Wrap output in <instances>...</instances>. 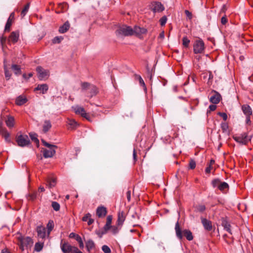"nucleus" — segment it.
Masks as SVG:
<instances>
[{"label":"nucleus","mask_w":253,"mask_h":253,"mask_svg":"<svg viewBox=\"0 0 253 253\" xmlns=\"http://www.w3.org/2000/svg\"><path fill=\"white\" fill-rule=\"evenodd\" d=\"M36 198H37V193H32V194H29L27 196V199L28 200L33 201L35 199H36Z\"/></svg>","instance_id":"obj_46"},{"label":"nucleus","mask_w":253,"mask_h":253,"mask_svg":"<svg viewBox=\"0 0 253 253\" xmlns=\"http://www.w3.org/2000/svg\"><path fill=\"white\" fill-rule=\"evenodd\" d=\"M30 136L32 140L36 143H39V140L37 137V135L36 134H30Z\"/></svg>","instance_id":"obj_51"},{"label":"nucleus","mask_w":253,"mask_h":253,"mask_svg":"<svg viewBox=\"0 0 253 253\" xmlns=\"http://www.w3.org/2000/svg\"><path fill=\"white\" fill-rule=\"evenodd\" d=\"M42 142L44 146L48 148V149H42V152L43 157L45 158L52 157L55 154V148H57V146L54 145L50 144L43 139L42 140Z\"/></svg>","instance_id":"obj_2"},{"label":"nucleus","mask_w":253,"mask_h":253,"mask_svg":"<svg viewBox=\"0 0 253 253\" xmlns=\"http://www.w3.org/2000/svg\"><path fill=\"white\" fill-rule=\"evenodd\" d=\"M16 141L19 146L22 147L28 146L30 143V140L27 135H17Z\"/></svg>","instance_id":"obj_6"},{"label":"nucleus","mask_w":253,"mask_h":253,"mask_svg":"<svg viewBox=\"0 0 253 253\" xmlns=\"http://www.w3.org/2000/svg\"><path fill=\"white\" fill-rule=\"evenodd\" d=\"M8 133L9 132L7 131L6 128H1V129H0V133L2 136V137L5 136L6 134Z\"/></svg>","instance_id":"obj_54"},{"label":"nucleus","mask_w":253,"mask_h":253,"mask_svg":"<svg viewBox=\"0 0 253 253\" xmlns=\"http://www.w3.org/2000/svg\"><path fill=\"white\" fill-rule=\"evenodd\" d=\"M242 110L246 116H250L252 114V108L249 105H243L242 106Z\"/></svg>","instance_id":"obj_21"},{"label":"nucleus","mask_w":253,"mask_h":253,"mask_svg":"<svg viewBox=\"0 0 253 253\" xmlns=\"http://www.w3.org/2000/svg\"><path fill=\"white\" fill-rule=\"evenodd\" d=\"M221 181L218 178H216L213 179L211 181V185L213 188L217 187V188L219 187V185L221 183Z\"/></svg>","instance_id":"obj_39"},{"label":"nucleus","mask_w":253,"mask_h":253,"mask_svg":"<svg viewBox=\"0 0 253 253\" xmlns=\"http://www.w3.org/2000/svg\"><path fill=\"white\" fill-rule=\"evenodd\" d=\"M37 232L39 239L43 241L46 236V229L42 226H38Z\"/></svg>","instance_id":"obj_11"},{"label":"nucleus","mask_w":253,"mask_h":253,"mask_svg":"<svg viewBox=\"0 0 253 253\" xmlns=\"http://www.w3.org/2000/svg\"><path fill=\"white\" fill-rule=\"evenodd\" d=\"M29 7H30V4L29 3H27L24 7V8H23V9L21 11V15L22 17H23L24 16H25V15L27 14V12L29 10Z\"/></svg>","instance_id":"obj_40"},{"label":"nucleus","mask_w":253,"mask_h":253,"mask_svg":"<svg viewBox=\"0 0 253 253\" xmlns=\"http://www.w3.org/2000/svg\"><path fill=\"white\" fill-rule=\"evenodd\" d=\"M70 27V24L69 22H66L59 29V32L60 33H64L66 32Z\"/></svg>","instance_id":"obj_25"},{"label":"nucleus","mask_w":253,"mask_h":253,"mask_svg":"<svg viewBox=\"0 0 253 253\" xmlns=\"http://www.w3.org/2000/svg\"><path fill=\"white\" fill-rule=\"evenodd\" d=\"M219 116L221 117L224 121H226L227 119V115L225 113H222V112H218L217 114Z\"/></svg>","instance_id":"obj_53"},{"label":"nucleus","mask_w":253,"mask_h":253,"mask_svg":"<svg viewBox=\"0 0 253 253\" xmlns=\"http://www.w3.org/2000/svg\"><path fill=\"white\" fill-rule=\"evenodd\" d=\"M19 33L18 31L12 32L8 38V42H12L13 43L17 42L19 40Z\"/></svg>","instance_id":"obj_13"},{"label":"nucleus","mask_w":253,"mask_h":253,"mask_svg":"<svg viewBox=\"0 0 253 253\" xmlns=\"http://www.w3.org/2000/svg\"><path fill=\"white\" fill-rule=\"evenodd\" d=\"M189 167H190V168L191 169H194L195 168V167H196V162L194 160H191L190 161Z\"/></svg>","instance_id":"obj_55"},{"label":"nucleus","mask_w":253,"mask_h":253,"mask_svg":"<svg viewBox=\"0 0 253 253\" xmlns=\"http://www.w3.org/2000/svg\"><path fill=\"white\" fill-rule=\"evenodd\" d=\"M202 223L204 228L207 231H211L212 229V225L211 221L206 218H201Z\"/></svg>","instance_id":"obj_19"},{"label":"nucleus","mask_w":253,"mask_h":253,"mask_svg":"<svg viewBox=\"0 0 253 253\" xmlns=\"http://www.w3.org/2000/svg\"><path fill=\"white\" fill-rule=\"evenodd\" d=\"M221 96L219 93L215 91L214 94L211 96L210 100L213 104H216L219 102Z\"/></svg>","instance_id":"obj_20"},{"label":"nucleus","mask_w":253,"mask_h":253,"mask_svg":"<svg viewBox=\"0 0 253 253\" xmlns=\"http://www.w3.org/2000/svg\"><path fill=\"white\" fill-rule=\"evenodd\" d=\"M48 89V86L46 84H39L35 88V90H40L42 94L46 93Z\"/></svg>","instance_id":"obj_24"},{"label":"nucleus","mask_w":253,"mask_h":253,"mask_svg":"<svg viewBox=\"0 0 253 253\" xmlns=\"http://www.w3.org/2000/svg\"><path fill=\"white\" fill-rule=\"evenodd\" d=\"M135 78L136 79L138 80L140 85L141 86H143L144 90H146V87L145 84L144 83L143 80L141 77V76H140L139 75H136Z\"/></svg>","instance_id":"obj_37"},{"label":"nucleus","mask_w":253,"mask_h":253,"mask_svg":"<svg viewBox=\"0 0 253 253\" xmlns=\"http://www.w3.org/2000/svg\"><path fill=\"white\" fill-rule=\"evenodd\" d=\"M222 225L224 227V229L228 232L229 233L231 234V231L230 229V225L228 223V222L225 220L224 219L222 221Z\"/></svg>","instance_id":"obj_30"},{"label":"nucleus","mask_w":253,"mask_h":253,"mask_svg":"<svg viewBox=\"0 0 253 253\" xmlns=\"http://www.w3.org/2000/svg\"><path fill=\"white\" fill-rule=\"evenodd\" d=\"M126 219L125 213L123 211H119L118 214L117 224L118 226H122Z\"/></svg>","instance_id":"obj_17"},{"label":"nucleus","mask_w":253,"mask_h":253,"mask_svg":"<svg viewBox=\"0 0 253 253\" xmlns=\"http://www.w3.org/2000/svg\"><path fill=\"white\" fill-rule=\"evenodd\" d=\"M74 110L76 114L81 115V116L83 115L85 112L84 108L79 106H75L74 108Z\"/></svg>","instance_id":"obj_29"},{"label":"nucleus","mask_w":253,"mask_h":253,"mask_svg":"<svg viewBox=\"0 0 253 253\" xmlns=\"http://www.w3.org/2000/svg\"><path fill=\"white\" fill-rule=\"evenodd\" d=\"M221 127L223 131H226L228 128V126L227 123L224 122L221 124Z\"/></svg>","instance_id":"obj_52"},{"label":"nucleus","mask_w":253,"mask_h":253,"mask_svg":"<svg viewBox=\"0 0 253 253\" xmlns=\"http://www.w3.org/2000/svg\"><path fill=\"white\" fill-rule=\"evenodd\" d=\"M43 241L42 240H41L38 243H36L35 245V250L37 252L41 251L43 248Z\"/></svg>","instance_id":"obj_28"},{"label":"nucleus","mask_w":253,"mask_h":253,"mask_svg":"<svg viewBox=\"0 0 253 253\" xmlns=\"http://www.w3.org/2000/svg\"><path fill=\"white\" fill-rule=\"evenodd\" d=\"M11 69L16 75H19L21 74V70L20 66L16 64H12Z\"/></svg>","instance_id":"obj_26"},{"label":"nucleus","mask_w":253,"mask_h":253,"mask_svg":"<svg viewBox=\"0 0 253 253\" xmlns=\"http://www.w3.org/2000/svg\"><path fill=\"white\" fill-rule=\"evenodd\" d=\"M88 92L90 93V97H91L96 94L97 92V88L95 86L92 84L91 86H90L89 89L88 90Z\"/></svg>","instance_id":"obj_32"},{"label":"nucleus","mask_w":253,"mask_h":253,"mask_svg":"<svg viewBox=\"0 0 253 253\" xmlns=\"http://www.w3.org/2000/svg\"><path fill=\"white\" fill-rule=\"evenodd\" d=\"M3 137L6 142L10 143L11 142L9 133L6 134L5 136H3Z\"/></svg>","instance_id":"obj_57"},{"label":"nucleus","mask_w":253,"mask_h":253,"mask_svg":"<svg viewBox=\"0 0 253 253\" xmlns=\"http://www.w3.org/2000/svg\"><path fill=\"white\" fill-rule=\"evenodd\" d=\"M206 209V207L204 205H199L196 207V210L198 211L203 212Z\"/></svg>","instance_id":"obj_48"},{"label":"nucleus","mask_w":253,"mask_h":253,"mask_svg":"<svg viewBox=\"0 0 253 253\" xmlns=\"http://www.w3.org/2000/svg\"><path fill=\"white\" fill-rule=\"evenodd\" d=\"M205 50V43L203 41L199 39L196 40L193 44V51L194 53H202Z\"/></svg>","instance_id":"obj_5"},{"label":"nucleus","mask_w":253,"mask_h":253,"mask_svg":"<svg viewBox=\"0 0 253 253\" xmlns=\"http://www.w3.org/2000/svg\"><path fill=\"white\" fill-rule=\"evenodd\" d=\"M18 241L20 249L22 251H24L25 248L31 246L33 244L32 239L29 237H19Z\"/></svg>","instance_id":"obj_4"},{"label":"nucleus","mask_w":253,"mask_h":253,"mask_svg":"<svg viewBox=\"0 0 253 253\" xmlns=\"http://www.w3.org/2000/svg\"><path fill=\"white\" fill-rule=\"evenodd\" d=\"M228 188L229 185L227 183L225 182H221L220 184L219 185L218 189L221 191H223L224 190L228 189Z\"/></svg>","instance_id":"obj_35"},{"label":"nucleus","mask_w":253,"mask_h":253,"mask_svg":"<svg viewBox=\"0 0 253 253\" xmlns=\"http://www.w3.org/2000/svg\"><path fill=\"white\" fill-rule=\"evenodd\" d=\"M107 211L103 206L98 207L96 209V214L99 217H103L106 216Z\"/></svg>","instance_id":"obj_16"},{"label":"nucleus","mask_w":253,"mask_h":253,"mask_svg":"<svg viewBox=\"0 0 253 253\" xmlns=\"http://www.w3.org/2000/svg\"><path fill=\"white\" fill-rule=\"evenodd\" d=\"M82 116L85 118L87 120L91 121L90 115L86 113V112H85V113H84V114Z\"/></svg>","instance_id":"obj_60"},{"label":"nucleus","mask_w":253,"mask_h":253,"mask_svg":"<svg viewBox=\"0 0 253 253\" xmlns=\"http://www.w3.org/2000/svg\"><path fill=\"white\" fill-rule=\"evenodd\" d=\"M54 227V222L52 220H49L47 224V236H48L50 232L53 229Z\"/></svg>","instance_id":"obj_33"},{"label":"nucleus","mask_w":253,"mask_h":253,"mask_svg":"<svg viewBox=\"0 0 253 253\" xmlns=\"http://www.w3.org/2000/svg\"><path fill=\"white\" fill-rule=\"evenodd\" d=\"M92 84L88 83H83L82 84V88L83 90L88 91L90 86H91Z\"/></svg>","instance_id":"obj_41"},{"label":"nucleus","mask_w":253,"mask_h":253,"mask_svg":"<svg viewBox=\"0 0 253 253\" xmlns=\"http://www.w3.org/2000/svg\"><path fill=\"white\" fill-rule=\"evenodd\" d=\"M118 36H129L132 35V28L130 26L123 25L120 27L116 32Z\"/></svg>","instance_id":"obj_3"},{"label":"nucleus","mask_w":253,"mask_h":253,"mask_svg":"<svg viewBox=\"0 0 253 253\" xmlns=\"http://www.w3.org/2000/svg\"><path fill=\"white\" fill-rule=\"evenodd\" d=\"M185 13L186 16L189 18V19H192V14L189 11H188V10H185Z\"/></svg>","instance_id":"obj_59"},{"label":"nucleus","mask_w":253,"mask_h":253,"mask_svg":"<svg viewBox=\"0 0 253 253\" xmlns=\"http://www.w3.org/2000/svg\"><path fill=\"white\" fill-rule=\"evenodd\" d=\"M91 214L89 213H86L83 217V220L84 221H87L90 217Z\"/></svg>","instance_id":"obj_56"},{"label":"nucleus","mask_w":253,"mask_h":253,"mask_svg":"<svg viewBox=\"0 0 253 253\" xmlns=\"http://www.w3.org/2000/svg\"><path fill=\"white\" fill-rule=\"evenodd\" d=\"M85 247L87 252L89 253L91 250L95 248V245L92 240L89 239L85 242Z\"/></svg>","instance_id":"obj_22"},{"label":"nucleus","mask_w":253,"mask_h":253,"mask_svg":"<svg viewBox=\"0 0 253 253\" xmlns=\"http://www.w3.org/2000/svg\"><path fill=\"white\" fill-rule=\"evenodd\" d=\"M67 123L69 126V128L71 129H75L79 126V124L73 119H68Z\"/></svg>","instance_id":"obj_23"},{"label":"nucleus","mask_w":253,"mask_h":253,"mask_svg":"<svg viewBox=\"0 0 253 253\" xmlns=\"http://www.w3.org/2000/svg\"><path fill=\"white\" fill-rule=\"evenodd\" d=\"M63 40V38L62 37L57 36L52 39V43L54 44L59 43Z\"/></svg>","instance_id":"obj_42"},{"label":"nucleus","mask_w":253,"mask_h":253,"mask_svg":"<svg viewBox=\"0 0 253 253\" xmlns=\"http://www.w3.org/2000/svg\"><path fill=\"white\" fill-rule=\"evenodd\" d=\"M147 30L144 28H141L139 26H135L132 28V35H135L139 38H141L143 35L146 34Z\"/></svg>","instance_id":"obj_9"},{"label":"nucleus","mask_w":253,"mask_h":253,"mask_svg":"<svg viewBox=\"0 0 253 253\" xmlns=\"http://www.w3.org/2000/svg\"><path fill=\"white\" fill-rule=\"evenodd\" d=\"M190 42V40L186 37H184L183 38L182 44L185 47H188L189 46Z\"/></svg>","instance_id":"obj_44"},{"label":"nucleus","mask_w":253,"mask_h":253,"mask_svg":"<svg viewBox=\"0 0 253 253\" xmlns=\"http://www.w3.org/2000/svg\"><path fill=\"white\" fill-rule=\"evenodd\" d=\"M51 206L55 211H58L60 210V206L59 204L56 202H52Z\"/></svg>","instance_id":"obj_43"},{"label":"nucleus","mask_w":253,"mask_h":253,"mask_svg":"<svg viewBox=\"0 0 253 253\" xmlns=\"http://www.w3.org/2000/svg\"><path fill=\"white\" fill-rule=\"evenodd\" d=\"M121 226H118V224L116 226H112L110 229L112 233L114 235L118 234L121 228Z\"/></svg>","instance_id":"obj_34"},{"label":"nucleus","mask_w":253,"mask_h":253,"mask_svg":"<svg viewBox=\"0 0 253 253\" xmlns=\"http://www.w3.org/2000/svg\"><path fill=\"white\" fill-rule=\"evenodd\" d=\"M6 41V37L1 36L0 37V44L1 46L2 49L3 50L4 46Z\"/></svg>","instance_id":"obj_45"},{"label":"nucleus","mask_w":253,"mask_h":253,"mask_svg":"<svg viewBox=\"0 0 253 253\" xmlns=\"http://www.w3.org/2000/svg\"><path fill=\"white\" fill-rule=\"evenodd\" d=\"M150 8L151 9L153 13V15L158 11V4L157 2H153L150 5Z\"/></svg>","instance_id":"obj_31"},{"label":"nucleus","mask_w":253,"mask_h":253,"mask_svg":"<svg viewBox=\"0 0 253 253\" xmlns=\"http://www.w3.org/2000/svg\"><path fill=\"white\" fill-rule=\"evenodd\" d=\"M126 198L128 201H130L131 199V192L130 190H128L126 192Z\"/></svg>","instance_id":"obj_62"},{"label":"nucleus","mask_w":253,"mask_h":253,"mask_svg":"<svg viewBox=\"0 0 253 253\" xmlns=\"http://www.w3.org/2000/svg\"><path fill=\"white\" fill-rule=\"evenodd\" d=\"M5 122L6 126L9 128H12L14 126L15 120L14 117L11 116H7V119Z\"/></svg>","instance_id":"obj_18"},{"label":"nucleus","mask_w":253,"mask_h":253,"mask_svg":"<svg viewBox=\"0 0 253 253\" xmlns=\"http://www.w3.org/2000/svg\"><path fill=\"white\" fill-rule=\"evenodd\" d=\"M14 16H15L14 12H12L10 14L9 17L8 18L7 21L6 23L5 26L4 30L5 32H6V31L8 32L10 31V27H11V26L12 25V23L14 19Z\"/></svg>","instance_id":"obj_14"},{"label":"nucleus","mask_w":253,"mask_h":253,"mask_svg":"<svg viewBox=\"0 0 253 253\" xmlns=\"http://www.w3.org/2000/svg\"><path fill=\"white\" fill-rule=\"evenodd\" d=\"M175 230L176 237L180 240L183 238L182 233L188 241H191L193 239L192 233L189 230L184 229L182 232L179 227L178 221L175 224Z\"/></svg>","instance_id":"obj_1"},{"label":"nucleus","mask_w":253,"mask_h":253,"mask_svg":"<svg viewBox=\"0 0 253 253\" xmlns=\"http://www.w3.org/2000/svg\"><path fill=\"white\" fill-rule=\"evenodd\" d=\"M61 249L63 253H73L74 248L76 247L72 246L67 242H64L61 243Z\"/></svg>","instance_id":"obj_10"},{"label":"nucleus","mask_w":253,"mask_h":253,"mask_svg":"<svg viewBox=\"0 0 253 253\" xmlns=\"http://www.w3.org/2000/svg\"><path fill=\"white\" fill-rule=\"evenodd\" d=\"M47 185L49 188H52L55 186L56 185V181L55 178H50L47 181Z\"/></svg>","instance_id":"obj_38"},{"label":"nucleus","mask_w":253,"mask_h":253,"mask_svg":"<svg viewBox=\"0 0 253 253\" xmlns=\"http://www.w3.org/2000/svg\"><path fill=\"white\" fill-rule=\"evenodd\" d=\"M112 220V215H108L107 217L106 223L104 226L103 227V230L102 231V234H105L107 233L108 231L111 229V223Z\"/></svg>","instance_id":"obj_12"},{"label":"nucleus","mask_w":253,"mask_h":253,"mask_svg":"<svg viewBox=\"0 0 253 253\" xmlns=\"http://www.w3.org/2000/svg\"><path fill=\"white\" fill-rule=\"evenodd\" d=\"M167 17L165 15L163 16L161 19L159 20V22H160V24L162 26H164L167 21Z\"/></svg>","instance_id":"obj_47"},{"label":"nucleus","mask_w":253,"mask_h":253,"mask_svg":"<svg viewBox=\"0 0 253 253\" xmlns=\"http://www.w3.org/2000/svg\"><path fill=\"white\" fill-rule=\"evenodd\" d=\"M251 136H249L247 133H243L239 136H233L234 140L237 142L243 144H247L251 140Z\"/></svg>","instance_id":"obj_7"},{"label":"nucleus","mask_w":253,"mask_h":253,"mask_svg":"<svg viewBox=\"0 0 253 253\" xmlns=\"http://www.w3.org/2000/svg\"><path fill=\"white\" fill-rule=\"evenodd\" d=\"M33 74L32 73H30L28 75H27L26 74H24L23 75V77L25 79L27 80V79H29V78H30L31 77H32L33 76Z\"/></svg>","instance_id":"obj_58"},{"label":"nucleus","mask_w":253,"mask_h":253,"mask_svg":"<svg viewBox=\"0 0 253 253\" xmlns=\"http://www.w3.org/2000/svg\"><path fill=\"white\" fill-rule=\"evenodd\" d=\"M227 18L225 16H223L221 18V22L223 25H225L227 23Z\"/></svg>","instance_id":"obj_63"},{"label":"nucleus","mask_w":253,"mask_h":253,"mask_svg":"<svg viewBox=\"0 0 253 253\" xmlns=\"http://www.w3.org/2000/svg\"><path fill=\"white\" fill-rule=\"evenodd\" d=\"M132 220H138L140 218V215L136 211H134L131 215Z\"/></svg>","instance_id":"obj_49"},{"label":"nucleus","mask_w":253,"mask_h":253,"mask_svg":"<svg viewBox=\"0 0 253 253\" xmlns=\"http://www.w3.org/2000/svg\"><path fill=\"white\" fill-rule=\"evenodd\" d=\"M5 60H4V64H5ZM4 71L5 78H6L7 80H8L10 79L11 74L10 71L7 69V67H6L5 64L4 65Z\"/></svg>","instance_id":"obj_36"},{"label":"nucleus","mask_w":253,"mask_h":253,"mask_svg":"<svg viewBox=\"0 0 253 253\" xmlns=\"http://www.w3.org/2000/svg\"><path fill=\"white\" fill-rule=\"evenodd\" d=\"M75 239L78 243L83 241L81 237L79 236L78 234H77V235L76 236Z\"/></svg>","instance_id":"obj_64"},{"label":"nucleus","mask_w":253,"mask_h":253,"mask_svg":"<svg viewBox=\"0 0 253 253\" xmlns=\"http://www.w3.org/2000/svg\"><path fill=\"white\" fill-rule=\"evenodd\" d=\"M51 127V125L50 122L48 120H45L43 125V131L45 133L47 132Z\"/></svg>","instance_id":"obj_27"},{"label":"nucleus","mask_w":253,"mask_h":253,"mask_svg":"<svg viewBox=\"0 0 253 253\" xmlns=\"http://www.w3.org/2000/svg\"><path fill=\"white\" fill-rule=\"evenodd\" d=\"M38 73V77L40 80H45L49 76V72L41 66H38L36 68Z\"/></svg>","instance_id":"obj_8"},{"label":"nucleus","mask_w":253,"mask_h":253,"mask_svg":"<svg viewBox=\"0 0 253 253\" xmlns=\"http://www.w3.org/2000/svg\"><path fill=\"white\" fill-rule=\"evenodd\" d=\"M28 101L27 97L25 95H21L16 97L15 104L18 106H22Z\"/></svg>","instance_id":"obj_15"},{"label":"nucleus","mask_w":253,"mask_h":253,"mask_svg":"<svg viewBox=\"0 0 253 253\" xmlns=\"http://www.w3.org/2000/svg\"><path fill=\"white\" fill-rule=\"evenodd\" d=\"M102 250L104 253H110L111 252L110 248L107 245H103L102 247Z\"/></svg>","instance_id":"obj_50"},{"label":"nucleus","mask_w":253,"mask_h":253,"mask_svg":"<svg viewBox=\"0 0 253 253\" xmlns=\"http://www.w3.org/2000/svg\"><path fill=\"white\" fill-rule=\"evenodd\" d=\"M216 108V106L214 104L210 105L209 107L210 111H214Z\"/></svg>","instance_id":"obj_61"}]
</instances>
